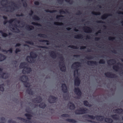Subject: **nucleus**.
Masks as SVG:
<instances>
[{
  "label": "nucleus",
  "instance_id": "nucleus-1",
  "mask_svg": "<svg viewBox=\"0 0 123 123\" xmlns=\"http://www.w3.org/2000/svg\"><path fill=\"white\" fill-rule=\"evenodd\" d=\"M83 117L86 118L91 119L93 120L96 118L97 121H103L104 119V116L100 115H96L94 116L93 115L87 114L84 115Z\"/></svg>",
  "mask_w": 123,
  "mask_h": 123
},
{
  "label": "nucleus",
  "instance_id": "nucleus-2",
  "mask_svg": "<svg viewBox=\"0 0 123 123\" xmlns=\"http://www.w3.org/2000/svg\"><path fill=\"white\" fill-rule=\"evenodd\" d=\"M25 115L27 117L28 120H26L24 118L20 117H17V119L25 123H31V122L30 120L31 119V117H32V115L28 113H25Z\"/></svg>",
  "mask_w": 123,
  "mask_h": 123
},
{
  "label": "nucleus",
  "instance_id": "nucleus-3",
  "mask_svg": "<svg viewBox=\"0 0 123 123\" xmlns=\"http://www.w3.org/2000/svg\"><path fill=\"white\" fill-rule=\"evenodd\" d=\"M20 80L22 82L24 83V84L25 87H30V85L28 82H27V81L28 80V77L27 76L24 75H23L20 77Z\"/></svg>",
  "mask_w": 123,
  "mask_h": 123
},
{
  "label": "nucleus",
  "instance_id": "nucleus-4",
  "mask_svg": "<svg viewBox=\"0 0 123 123\" xmlns=\"http://www.w3.org/2000/svg\"><path fill=\"white\" fill-rule=\"evenodd\" d=\"M81 63L79 62H76L73 63L71 66V68H72L75 69L74 71V75L75 76L76 73L78 74L79 69L78 68L80 66Z\"/></svg>",
  "mask_w": 123,
  "mask_h": 123
},
{
  "label": "nucleus",
  "instance_id": "nucleus-5",
  "mask_svg": "<svg viewBox=\"0 0 123 123\" xmlns=\"http://www.w3.org/2000/svg\"><path fill=\"white\" fill-rule=\"evenodd\" d=\"M59 58L60 59V60L62 62H59L60 70L62 72H65L66 70V68L64 64V58L62 56L59 57Z\"/></svg>",
  "mask_w": 123,
  "mask_h": 123
},
{
  "label": "nucleus",
  "instance_id": "nucleus-6",
  "mask_svg": "<svg viewBox=\"0 0 123 123\" xmlns=\"http://www.w3.org/2000/svg\"><path fill=\"white\" fill-rule=\"evenodd\" d=\"M88 111V109L86 108H80L75 111V113L76 114H83L86 113Z\"/></svg>",
  "mask_w": 123,
  "mask_h": 123
},
{
  "label": "nucleus",
  "instance_id": "nucleus-7",
  "mask_svg": "<svg viewBox=\"0 0 123 123\" xmlns=\"http://www.w3.org/2000/svg\"><path fill=\"white\" fill-rule=\"evenodd\" d=\"M30 56H28L27 57L26 59L27 60L28 62H29V61L28 58H30L31 57L32 59H35L36 58L37 56V54L34 51H31L30 52Z\"/></svg>",
  "mask_w": 123,
  "mask_h": 123
},
{
  "label": "nucleus",
  "instance_id": "nucleus-8",
  "mask_svg": "<svg viewBox=\"0 0 123 123\" xmlns=\"http://www.w3.org/2000/svg\"><path fill=\"white\" fill-rule=\"evenodd\" d=\"M105 76L108 78H116L117 76L115 74H112L110 72H107L105 73Z\"/></svg>",
  "mask_w": 123,
  "mask_h": 123
},
{
  "label": "nucleus",
  "instance_id": "nucleus-9",
  "mask_svg": "<svg viewBox=\"0 0 123 123\" xmlns=\"http://www.w3.org/2000/svg\"><path fill=\"white\" fill-rule=\"evenodd\" d=\"M74 92L78 96L77 98H79V97H80L82 94L81 92L80 89L78 87L75 88L74 90Z\"/></svg>",
  "mask_w": 123,
  "mask_h": 123
},
{
  "label": "nucleus",
  "instance_id": "nucleus-10",
  "mask_svg": "<svg viewBox=\"0 0 123 123\" xmlns=\"http://www.w3.org/2000/svg\"><path fill=\"white\" fill-rule=\"evenodd\" d=\"M57 99V97H55L52 95H50V98L48 99L49 102L51 103H55L56 100Z\"/></svg>",
  "mask_w": 123,
  "mask_h": 123
},
{
  "label": "nucleus",
  "instance_id": "nucleus-11",
  "mask_svg": "<svg viewBox=\"0 0 123 123\" xmlns=\"http://www.w3.org/2000/svg\"><path fill=\"white\" fill-rule=\"evenodd\" d=\"M25 69H24L22 70V72L23 74H25L26 73H29L31 71V69L30 68L25 67Z\"/></svg>",
  "mask_w": 123,
  "mask_h": 123
},
{
  "label": "nucleus",
  "instance_id": "nucleus-12",
  "mask_svg": "<svg viewBox=\"0 0 123 123\" xmlns=\"http://www.w3.org/2000/svg\"><path fill=\"white\" fill-rule=\"evenodd\" d=\"M80 80L78 77L76 78L74 80V84L75 86H78L80 85Z\"/></svg>",
  "mask_w": 123,
  "mask_h": 123
},
{
  "label": "nucleus",
  "instance_id": "nucleus-13",
  "mask_svg": "<svg viewBox=\"0 0 123 123\" xmlns=\"http://www.w3.org/2000/svg\"><path fill=\"white\" fill-rule=\"evenodd\" d=\"M62 90L64 93H66L67 92L68 89L67 86L65 83L62 84L61 86Z\"/></svg>",
  "mask_w": 123,
  "mask_h": 123
},
{
  "label": "nucleus",
  "instance_id": "nucleus-14",
  "mask_svg": "<svg viewBox=\"0 0 123 123\" xmlns=\"http://www.w3.org/2000/svg\"><path fill=\"white\" fill-rule=\"evenodd\" d=\"M33 101L34 103H40L42 101V99L41 97L39 96L38 98H36L33 99Z\"/></svg>",
  "mask_w": 123,
  "mask_h": 123
},
{
  "label": "nucleus",
  "instance_id": "nucleus-15",
  "mask_svg": "<svg viewBox=\"0 0 123 123\" xmlns=\"http://www.w3.org/2000/svg\"><path fill=\"white\" fill-rule=\"evenodd\" d=\"M83 30L86 33H91L92 31V29L88 26L83 27Z\"/></svg>",
  "mask_w": 123,
  "mask_h": 123
},
{
  "label": "nucleus",
  "instance_id": "nucleus-16",
  "mask_svg": "<svg viewBox=\"0 0 123 123\" xmlns=\"http://www.w3.org/2000/svg\"><path fill=\"white\" fill-rule=\"evenodd\" d=\"M87 64L89 65L92 66L93 65H97V62L95 61H88L86 62Z\"/></svg>",
  "mask_w": 123,
  "mask_h": 123
},
{
  "label": "nucleus",
  "instance_id": "nucleus-17",
  "mask_svg": "<svg viewBox=\"0 0 123 123\" xmlns=\"http://www.w3.org/2000/svg\"><path fill=\"white\" fill-rule=\"evenodd\" d=\"M69 108L70 109L74 110L75 108V106L74 104L71 102H69L68 104Z\"/></svg>",
  "mask_w": 123,
  "mask_h": 123
},
{
  "label": "nucleus",
  "instance_id": "nucleus-18",
  "mask_svg": "<svg viewBox=\"0 0 123 123\" xmlns=\"http://www.w3.org/2000/svg\"><path fill=\"white\" fill-rule=\"evenodd\" d=\"M8 77V75L6 73H3L1 74H0V78L2 79H6Z\"/></svg>",
  "mask_w": 123,
  "mask_h": 123
},
{
  "label": "nucleus",
  "instance_id": "nucleus-19",
  "mask_svg": "<svg viewBox=\"0 0 123 123\" xmlns=\"http://www.w3.org/2000/svg\"><path fill=\"white\" fill-rule=\"evenodd\" d=\"M13 21L18 23L19 24L20 22V20H18L16 18L14 19H11L9 20L8 21V22L9 24H11Z\"/></svg>",
  "mask_w": 123,
  "mask_h": 123
},
{
  "label": "nucleus",
  "instance_id": "nucleus-20",
  "mask_svg": "<svg viewBox=\"0 0 123 123\" xmlns=\"http://www.w3.org/2000/svg\"><path fill=\"white\" fill-rule=\"evenodd\" d=\"M49 53L51 56L53 58H55L57 57V55L55 52L54 51H52Z\"/></svg>",
  "mask_w": 123,
  "mask_h": 123
},
{
  "label": "nucleus",
  "instance_id": "nucleus-21",
  "mask_svg": "<svg viewBox=\"0 0 123 123\" xmlns=\"http://www.w3.org/2000/svg\"><path fill=\"white\" fill-rule=\"evenodd\" d=\"M115 60L114 59H110L107 61V63L109 65H112L113 64V63H116Z\"/></svg>",
  "mask_w": 123,
  "mask_h": 123
},
{
  "label": "nucleus",
  "instance_id": "nucleus-22",
  "mask_svg": "<svg viewBox=\"0 0 123 123\" xmlns=\"http://www.w3.org/2000/svg\"><path fill=\"white\" fill-rule=\"evenodd\" d=\"M105 121L106 123H112L113 122V120L111 118L109 117L104 118Z\"/></svg>",
  "mask_w": 123,
  "mask_h": 123
},
{
  "label": "nucleus",
  "instance_id": "nucleus-23",
  "mask_svg": "<svg viewBox=\"0 0 123 123\" xmlns=\"http://www.w3.org/2000/svg\"><path fill=\"white\" fill-rule=\"evenodd\" d=\"M112 15L110 14H105L101 16V18L103 19H104L108 17L109 16H111Z\"/></svg>",
  "mask_w": 123,
  "mask_h": 123
},
{
  "label": "nucleus",
  "instance_id": "nucleus-24",
  "mask_svg": "<svg viewBox=\"0 0 123 123\" xmlns=\"http://www.w3.org/2000/svg\"><path fill=\"white\" fill-rule=\"evenodd\" d=\"M6 58V56L3 54L0 53V62H2L5 60Z\"/></svg>",
  "mask_w": 123,
  "mask_h": 123
},
{
  "label": "nucleus",
  "instance_id": "nucleus-25",
  "mask_svg": "<svg viewBox=\"0 0 123 123\" xmlns=\"http://www.w3.org/2000/svg\"><path fill=\"white\" fill-rule=\"evenodd\" d=\"M114 111H116L117 113L120 114L123 113V109L121 108H118L113 110Z\"/></svg>",
  "mask_w": 123,
  "mask_h": 123
},
{
  "label": "nucleus",
  "instance_id": "nucleus-26",
  "mask_svg": "<svg viewBox=\"0 0 123 123\" xmlns=\"http://www.w3.org/2000/svg\"><path fill=\"white\" fill-rule=\"evenodd\" d=\"M25 28L28 30H33L34 29V27L32 25H28L26 26Z\"/></svg>",
  "mask_w": 123,
  "mask_h": 123
},
{
  "label": "nucleus",
  "instance_id": "nucleus-27",
  "mask_svg": "<svg viewBox=\"0 0 123 123\" xmlns=\"http://www.w3.org/2000/svg\"><path fill=\"white\" fill-rule=\"evenodd\" d=\"M66 121L68 122H71L73 123H76V121L74 119L67 118L66 119Z\"/></svg>",
  "mask_w": 123,
  "mask_h": 123
},
{
  "label": "nucleus",
  "instance_id": "nucleus-28",
  "mask_svg": "<svg viewBox=\"0 0 123 123\" xmlns=\"http://www.w3.org/2000/svg\"><path fill=\"white\" fill-rule=\"evenodd\" d=\"M111 117L113 119L115 120H118L119 119L118 116L116 114L112 115Z\"/></svg>",
  "mask_w": 123,
  "mask_h": 123
},
{
  "label": "nucleus",
  "instance_id": "nucleus-29",
  "mask_svg": "<svg viewBox=\"0 0 123 123\" xmlns=\"http://www.w3.org/2000/svg\"><path fill=\"white\" fill-rule=\"evenodd\" d=\"M26 91L29 95H32L34 94L33 92L31 89H27L26 90Z\"/></svg>",
  "mask_w": 123,
  "mask_h": 123
},
{
  "label": "nucleus",
  "instance_id": "nucleus-30",
  "mask_svg": "<svg viewBox=\"0 0 123 123\" xmlns=\"http://www.w3.org/2000/svg\"><path fill=\"white\" fill-rule=\"evenodd\" d=\"M84 105L88 107H91L92 106L91 104H89V103L86 100H85L83 101Z\"/></svg>",
  "mask_w": 123,
  "mask_h": 123
},
{
  "label": "nucleus",
  "instance_id": "nucleus-31",
  "mask_svg": "<svg viewBox=\"0 0 123 123\" xmlns=\"http://www.w3.org/2000/svg\"><path fill=\"white\" fill-rule=\"evenodd\" d=\"M1 51L3 52H5L6 53H7L8 52H9L10 53H12V52L13 50L12 49V48H11L8 50H6V49H2Z\"/></svg>",
  "mask_w": 123,
  "mask_h": 123
},
{
  "label": "nucleus",
  "instance_id": "nucleus-32",
  "mask_svg": "<svg viewBox=\"0 0 123 123\" xmlns=\"http://www.w3.org/2000/svg\"><path fill=\"white\" fill-rule=\"evenodd\" d=\"M46 105L45 103H41L39 105V107L41 108L44 109L46 106Z\"/></svg>",
  "mask_w": 123,
  "mask_h": 123
},
{
  "label": "nucleus",
  "instance_id": "nucleus-33",
  "mask_svg": "<svg viewBox=\"0 0 123 123\" xmlns=\"http://www.w3.org/2000/svg\"><path fill=\"white\" fill-rule=\"evenodd\" d=\"M83 37V36L81 34H79L76 35L74 36V38H75L80 39L82 38Z\"/></svg>",
  "mask_w": 123,
  "mask_h": 123
},
{
  "label": "nucleus",
  "instance_id": "nucleus-34",
  "mask_svg": "<svg viewBox=\"0 0 123 123\" xmlns=\"http://www.w3.org/2000/svg\"><path fill=\"white\" fill-rule=\"evenodd\" d=\"M0 33L1 34L2 36L4 37H6L8 36L7 34L4 32L2 30H0Z\"/></svg>",
  "mask_w": 123,
  "mask_h": 123
},
{
  "label": "nucleus",
  "instance_id": "nucleus-35",
  "mask_svg": "<svg viewBox=\"0 0 123 123\" xmlns=\"http://www.w3.org/2000/svg\"><path fill=\"white\" fill-rule=\"evenodd\" d=\"M25 62L21 63L20 64L19 68H24L25 69Z\"/></svg>",
  "mask_w": 123,
  "mask_h": 123
},
{
  "label": "nucleus",
  "instance_id": "nucleus-36",
  "mask_svg": "<svg viewBox=\"0 0 123 123\" xmlns=\"http://www.w3.org/2000/svg\"><path fill=\"white\" fill-rule=\"evenodd\" d=\"M39 41L40 42H47V43H46V44L47 45H49L50 44V43H49V41L47 40H39Z\"/></svg>",
  "mask_w": 123,
  "mask_h": 123
},
{
  "label": "nucleus",
  "instance_id": "nucleus-37",
  "mask_svg": "<svg viewBox=\"0 0 123 123\" xmlns=\"http://www.w3.org/2000/svg\"><path fill=\"white\" fill-rule=\"evenodd\" d=\"M33 18L34 20H39L40 19V18L36 15H34V16L33 17Z\"/></svg>",
  "mask_w": 123,
  "mask_h": 123
},
{
  "label": "nucleus",
  "instance_id": "nucleus-38",
  "mask_svg": "<svg viewBox=\"0 0 123 123\" xmlns=\"http://www.w3.org/2000/svg\"><path fill=\"white\" fill-rule=\"evenodd\" d=\"M54 24L56 25H63V23L58 22H54Z\"/></svg>",
  "mask_w": 123,
  "mask_h": 123
},
{
  "label": "nucleus",
  "instance_id": "nucleus-39",
  "mask_svg": "<svg viewBox=\"0 0 123 123\" xmlns=\"http://www.w3.org/2000/svg\"><path fill=\"white\" fill-rule=\"evenodd\" d=\"M113 69L117 71L119 69V67L118 65H114L113 67Z\"/></svg>",
  "mask_w": 123,
  "mask_h": 123
},
{
  "label": "nucleus",
  "instance_id": "nucleus-40",
  "mask_svg": "<svg viewBox=\"0 0 123 123\" xmlns=\"http://www.w3.org/2000/svg\"><path fill=\"white\" fill-rule=\"evenodd\" d=\"M4 84H1L0 85V91L3 92L4 91V88L3 87V86H4Z\"/></svg>",
  "mask_w": 123,
  "mask_h": 123
},
{
  "label": "nucleus",
  "instance_id": "nucleus-41",
  "mask_svg": "<svg viewBox=\"0 0 123 123\" xmlns=\"http://www.w3.org/2000/svg\"><path fill=\"white\" fill-rule=\"evenodd\" d=\"M45 11L46 12H49L50 13H53L56 12V10H50L49 9L45 10Z\"/></svg>",
  "mask_w": 123,
  "mask_h": 123
},
{
  "label": "nucleus",
  "instance_id": "nucleus-42",
  "mask_svg": "<svg viewBox=\"0 0 123 123\" xmlns=\"http://www.w3.org/2000/svg\"><path fill=\"white\" fill-rule=\"evenodd\" d=\"M38 36L41 37L46 38L47 37V36L44 34H38Z\"/></svg>",
  "mask_w": 123,
  "mask_h": 123
},
{
  "label": "nucleus",
  "instance_id": "nucleus-43",
  "mask_svg": "<svg viewBox=\"0 0 123 123\" xmlns=\"http://www.w3.org/2000/svg\"><path fill=\"white\" fill-rule=\"evenodd\" d=\"M68 47L74 49H77L78 48L77 46L72 45H70Z\"/></svg>",
  "mask_w": 123,
  "mask_h": 123
},
{
  "label": "nucleus",
  "instance_id": "nucleus-44",
  "mask_svg": "<svg viewBox=\"0 0 123 123\" xmlns=\"http://www.w3.org/2000/svg\"><path fill=\"white\" fill-rule=\"evenodd\" d=\"M92 13L93 14L95 15H99L101 13L99 12H92Z\"/></svg>",
  "mask_w": 123,
  "mask_h": 123
},
{
  "label": "nucleus",
  "instance_id": "nucleus-45",
  "mask_svg": "<svg viewBox=\"0 0 123 123\" xmlns=\"http://www.w3.org/2000/svg\"><path fill=\"white\" fill-rule=\"evenodd\" d=\"M61 116L64 117H70V115L68 114H64L61 115Z\"/></svg>",
  "mask_w": 123,
  "mask_h": 123
},
{
  "label": "nucleus",
  "instance_id": "nucleus-46",
  "mask_svg": "<svg viewBox=\"0 0 123 123\" xmlns=\"http://www.w3.org/2000/svg\"><path fill=\"white\" fill-rule=\"evenodd\" d=\"M99 64H104L105 63V61L104 59H102L99 60Z\"/></svg>",
  "mask_w": 123,
  "mask_h": 123
},
{
  "label": "nucleus",
  "instance_id": "nucleus-47",
  "mask_svg": "<svg viewBox=\"0 0 123 123\" xmlns=\"http://www.w3.org/2000/svg\"><path fill=\"white\" fill-rule=\"evenodd\" d=\"M31 24L33 25H36L38 26H42L40 24L35 22H32Z\"/></svg>",
  "mask_w": 123,
  "mask_h": 123
},
{
  "label": "nucleus",
  "instance_id": "nucleus-48",
  "mask_svg": "<svg viewBox=\"0 0 123 123\" xmlns=\"http://www.w3.org/2000/svg\"><path fill=\"white\" fill-rule=\"evenodd\" d=\"M3 2H5L7 3L8 2L7 0H2L1 1V5L3 6L6 5V4H5L4 5H3L2 3Z\"/></svg>",
  "mask_w": 123,
  "mask_h": 123
},
{
  "label": "nucleus",
  "instance_id": "nucleus-49",
  "mask_svg": "<svg viewBox=\"0 0 123 123\" xmlns=\"http://www.w3.org/2000/svg\"><path fill=\"white\" fill-rule=\"evenodd\" d=\"M37 47L40 48H45L46 49H49V48L46 46H37Z\"/></svg>",
  "mask_w": 123,
  "mask_h": 123
},
{
  "label": "nucleus",
  "instance_id": "nucleus-50",
  "mask_svg": "<svg viewBox=\"0 0 123 123\" xmlns=\"http://www.w3.org/2000/svg\"><path fill=\"white\" fill-rule=\"evenodd\" d=\"M25 43L31 45H33L34 44V43L33 42L31 41H26L25 42Z\"/></svg>",
  "mask_w": 123,
  "mask_h": 123
},
{
  "label": "nucleus",
  "instance_id": "nucleus-51",
  "mask_svg": "<svg viewBox=\"0 0 123 123\" xmlns=\"http://www.w3.org/2000/svg\"><path fill=\"white\" fill-rule=\"evenodd\" d=\"M86 58L90 60L92 59L93 58V57L91 55L87 56Z\"/></svg>",
  "mask_w": 123,
  "mask_h": 123
},
{
  "label": "nucleus",
  "instance_id": "nucleus-52",
  "mask_svg": "<svg viewBox=\"0 0 123 123\" xmlns=\"http://www.w3.org/2000/svg\"><path fill=\"white\" fill-rule=\"evenodd\" d=\"M0 120H1V122H4L5 123V119L3 117H1L0 118Z\"/></svg>",
  "mask_w": 123,
  "mask_h": 123
},
{
  "label": "nucleus",
  "instance_id": "nucleus-53",
  "mask_svg": "<svg viewBox=\"0 0 123 123\" xmlns=\"http://www.w3.org/2000/svg\"><path fill=\"white\" fill-rule=\"evenodd\" d=\"M115 37H109L108 38V39L110 40H113L115 39Z\"/></svg>",
  "mask_w": 123,
  "mask_h": 123
},
{
  "label": "nucleus",
  "instance_id": "nucleus-54",
  "mask_svg": "<svg viewBox=\"0 0 123 123\" xmlns=\"http://www.w3.org/2000/svg\"><path fill=\"white\" fill-rule=\"evenodd\" d=\"M65 1L67 2H68L70 4H72L73 3V1L72 0H65Z\"/></svg>",
  "mask_w": 123,
  "mask_h": 123
},
{
  "label": "nucleus",
  "instance_id": "nucleus-55",
  "mask_svg": "<svg viewBox=\"0 0 123 123\" xmlns=\"http://www.w3.org/2000/svg\"><path fill=\"white\" fill-rule=\"evenodd\" d=\"M21 51L20 50L19 48H16L15 50V53L16 54L18 52Z\"/></svg>",
  "mask_w": 123,
  "mask_h": 123
},
{
  "label": "nucleus",
  "instance_id": "nucleus-56",
  "mask_svg": "<svg viewBox=\"0 0 123 123\" xmlns=\"http://www.w3.org/2000/svg\"><path fill=\"white\" fill-rule=\"evenodd\" d=\"M23 6L25 7H27V4L26 2H25L23 3Z\"/></svg>",
  "mask_w": 123,
  "mask_h": 123
},
{
  "label": "nucleus",
  "instance_id": "nucleus-57",
  "mask_svg": "<svg viewBox=\"0 0 123 123\" xmlns=\"http://www.w3.org/2000/svg\"><path fill=\"white\" fill-rule=\"evenodd\" d=\"M8 122L9 123H16L15 121H13L12 119L9 120Z\"/></svg>",
  "mask_w": 123,
  "mask_h": 123
},
{
  "label": "nucleus",
  "instance_id": "nucleus-58",
  "mask_svg": "<svg viewBox=\"0 0 123 123\" xmlns=\"http://www.w3.org/2000/svg\"><path fill=\"white\" fill-rule=\"evenodd\" d=\"M64 16L62 15H57L56 16V18L57 19H59V18L60 17H63Z\"/></svg>",
  "mask_w": 123,
  "mask_h": 123
},
{
  "label": "nucleus",
  "instance_id": "nucleus-59",
  "mask_svg": "<svg viewBox=\"0 0 123 123\" xmlns=\"http://www.w3.org/2000/svg\"><path fill=\"white\" fill-rule=\"evenodd\" d=\"M24 15L22 13H21L20 14H16V16L17 17L23 16H24Z\"/></svg>",
  "mask_w": 123,
  "mask_h": 123
},
{
  "label": "nucleus",
  "instance_id": "nucleus-60",
  "mask_svg": "<svg viewBox=\"0 0 123 123\" xmlns=\"http://www.w3.org/2000/svg\"><path fill=\"white\" fill-rule=\"evenodd\" d=\"M26 112L28 113H30L31 111L29 108H27L26 109Z\"/></svg>",
  "mask_w": 123,
  "mask_h": 123
},
{
  "label": "nucleus",
  "instance_id": "nucleus-61",
  "mask_svg": "<svg viewBox=\"0 0 123 123\" xmlns=\"http://www.w3.org/2000/svg\"><path fill=\"white\" fill-rule=\"evenodd\" d=\"M101 30H99L97 32L95 33V35L96 36H97L98 34V33H101Z\"/></svg>",
  "mask_w": 123,
  "mask_h": 123
},
{
  "label": "nucleus",
  "instance_id": "nucleus-62",
  "mask_svg": "<svg viewBox=\"0 0 123 123\" xmlns=\"http://www.w3.org/2000/svg\"><path fill=\"white\" fill-rule=\"evenodd\" d=\"M34 4L36 5H39V2L38 1H35L34 2Z\"/></svg>",
  "mask_w": 123,
  "mask_h": 123
},
{
  "label": "nucleus",
  "instance_id": "nucleus-63",
  "mask_svg": "<svg viewBox=\"0 0 123 123\" xmlns=\"http://www.w3.org/2000/svg\"><path fill=\"white\" fill-rule=\"evenodd\" d=\"M59 12L61 14L62 13H65V11L63 10H61L59 11Z\"/></svg>",
  "mask_w": 123,
  "mask_h": 123
},
{
  "label": "nucleus",
  "instance_id": "nucleus-64",
  "mask_svg": "<svg viewBox=\"0 0 123 123\" xmlns=\"http://www.w3.org/2000/svg\"><path fill=\"white\" fill-rule=\"evenodd\" d=\"M117 13L118 14H121L123 15V12H121L119 11H118L117 12Z\"/></svg>",
  "mask_w": 123,
  "mask_h": 123
}]
</instances>
